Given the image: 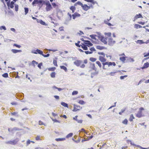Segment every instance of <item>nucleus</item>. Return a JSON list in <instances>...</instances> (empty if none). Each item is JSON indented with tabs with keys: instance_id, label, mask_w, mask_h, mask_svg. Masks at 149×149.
<instances>
[{
	"instance_id": "obj_56",
	"label": "nucleus",
	"mask_w": 149,
	"mask_h": 149,
	"mask_svg": "<svg viewBox=\"0 0 149 149\" xmlns=\"http://www.w3.org/2000/svg\"><path fill=\"white\" fill-rule=\"evenodd\" d=\"M78 93V92L77 91H73L72 93V95H77Z\"/></svg>"
},
{
	"instance_id": "obj_21",
	"label": "nucleus",
	"mask_w": 149,
	"mask_h": 149,
	"mask_svg": "<svg viewBox=\"0 0 149 149\" xmlns=\"http://www.w3.org/2000/svg\"><path fill=\"white\" fill-rule=\"evenodd\" d=\"M97 35L95 34H91L89 36L92 39L95 40H97V38H96V37H97Z\"/></svg>"
},
{
	"instance_id": "obj_58",
	"label": "nucleus",
	"mask_w": 149,
	"mask_h": 149,
	"mask_svg": "<svg viewBox=\"0 0 149 149\" xmlns=\"http://www.w3.org/2000/svg\"><path fill=\"white\" fill-rule=\"evenodd\" d=\"M90 50L91 51V52H95L96 51V49H95L94 47H91L90 48Z\"/></svg>"
},
{
	"instance_id": "obj_64",
	"label": "nucleus",
	"mask_w": 149,
	"mask_h": 149,
	"mask_svg": "<svg viewBox=\"0 0 149 149\" xmlns=\"http://www.w3.org/2000/svg\"><path fill=\"white\" fill-rule=\"evenodd\" d=\"M91 3L93 5H94L95 3L97 4H98V3L96 1H95L94 0H92Z\"/></svg>"
},
{
	"instance_id": "obj_47",
	"label": "nucleus",
	"mask_w": 149,
	"mask_h": 149,
	"mask_svg": "<svg viewBox=\"0 0 149 149\" xmlns=\"http://www.w3.org/2000/svg\"><path fill=\"white\" fill-rule=\"evenodd\" d=\"M3 29L4 30H6V28L5 26H0V30H2Z\"/></svg>"
},
{
	"instance_id": "obj_24",
	"label": "nucleus",
	"mask_w": 149,
	"mask_h": 149,
	"mask_svg": "<svg viewBox=\"0 0 149 149\" xmlns=\"http://www.w3.org/2000/svg\"><path fill=\"white\" fill-rule=\"evenodd\" d=\"M57 13L56 15H58V14L60 15H63V13L61 10L59 9H57L56 10Z\"/></svg>"
},
{
	"instance_id": "obj_38",
	"label": "nucleus",
	"mask_w": 149,
	"mask_h": 149,
	"mask_svg": "<svg viewBox=\"0 0 149 149\" xmlns=\"http://www.w3.org/2000/svg\"><path fill=\"white\" fill-rule=\"evenodd\" d=\"M100 41L103 43L104 44L107 45V42L104 39V38L100 39Z\"/></svg>"
},
{
	"instance_id": "obj_45",
	"label": "nucleus",
	"mask_w": 149,
	"mask_h": 149,
	"mask_svg": "<svg viewBox=\"0 0 149 149\" xmlns=\"http://www.w3.org/2000/svg\"><path fill=\"white\" fill-rule=\"evenodd\" d=\"M78 103L81 105H83L85 103V102L83 100H80L79 101Z\"/></svg>"
},
{
	"instance_id": "obj_17",
	"label": "nucleus",
	"mask_w": 149,
	"mask_h": 149,
	"mask_svg": "<svg viewBox=\"0 0 149 149\" xmlns=\"http://www.w3.org/2000/svg\"><path fill=\"white\" fill-rule=\"evenodd\" d=\"M89 68H90L92 70H94L95 71H96V70H97V68L95 67V64L94 63L91 65H90L89 66Z\"/></svg>"
},
{
	"instance_id": "obj_54",
	"label": "nucleus",
	"mask_w": 149,
	"mask_h": 149,
	"mask_svg": "<svg viewBox=\"0 0 149 149\" xmlns=\"http://www.w3.org/2000/svg\"><path fill=\"white\" fill-rule=\"evenodd\" d=\"M51 119H52V120L53 121H54V122L60 123V121L59 120H58L56 119H54L52 118H51Z\"/></svg>"
},
{
	"instance_id": "obj_10",
	"label": "nucleus",
	"mask_w": 149,
	"mask_h": 149,
	"mask_svg": "<svg viewBox=\"0 0 149 149\" xmlns=\"http://www.w3.org/2000/svg\"><path fill=\"white\" fill-rule=\"evenodd\" d=\"M143 17L142 16V15L141 13H139V14H136L135 16L134 17V19L133 21H135L136 19H137L138 18H143Z\"/></svg>"
},
{
	"instance_id": "obj_12",
	"label": "nucleus",
	"mask_w": 149,
	"mask_h": 149,
	"mask_svg": "<svg viewBox=\"0 0 149 149\" xmlns=\"http://www.w3.org/2000/svg\"><path fill=\"white\" fill-rule=\"evenodd\" d=\"M149 67V63L148 62H146V63H145L143 66L142 67L140 68H141V69H144L148 68Z\"/></svg>"
},
{
	"instance_id": "obj_42",
	"label": "nucleus",
	"mask_w": 149,
	"mask_h": 149,
	"mask_svg": "<svg viewBox=\"0 0 149 149\" xmlns=\"http://www.w3.org/2000/svg\"><path fill=\"white\" fill-rule=\"evenodd\" d=\"M52 88H55V89H57L58 90V91H60L62 90V89L61 88L57 87L55 86H53Z\"/></svg>"
},
{
	"instance_id": "obj_52",
	"label": "nucleus",
	"mask_w": 149,
	"mask_h": 149,
	"mask_svg": "<svg viewBox=\"0 0 149 149\" xmlns=\"http://www.w3.org/2000/svg\"><path fill=\"white\" fill-rule=\"evenodd\" d=\"M104 35L107 36L108 37H110L111 36V32L105 33Z\"/></svg>"
},
{
	"instance_id": "obj_35",
	"label": "nucleus",
	"mask_w": 149,
	"mask_h": 149,
	"mask_svg": "<svg viewBox=\"0 0 149 149\" xmlns=\"http://www.w3.org/2000/svg\"><path fill=\"white\" fill-rule=\"evenodd\" d=\"M83 4L80 1H78L76 3L74 4V6H76L77 5H79L80 6H81V7L82 6V5H83Z\"/></svg>"
},
{
	"instance_id": "obj_32",
	"label": "nucleus",
	"mask_w": 149,
	"mask_h": 149,
	"mask_svg": "<svg viewBox=\"0 0 149 149\" xmlns=\"http://www.w3.org/2000/svg\"><path fill=\"white\" fill-rule=\"evenodd\" d=\"M22 129H20L16 127H14L13 128V129L11 131H20L22 130Z\"/></svg>"
},
{
	"instance_id": "obj_20",
	"label": "nucleus",
	"mask_w": 149,
	"mask_h": 149,
	"mask_svg": "<svg viewBox=\"0 0 149 149\" xmlns=\"http://www.w3.org/2000/svg\"><path fill=\"white\" fill-rule=\"evenodd\" d=\"M142 112L138 111L137 114H136V116L138 118H140L142 117Z\"/></svg>"
},
{
	"instance_id": "obj_6",
	"label": "nucleus",
	"mask_w": 149,
	"mask_h": 149,
	"mask_svg": "<svg viewBox=\"0 0 149 149\" xmlns=\"http://www.w3.org/2000/svg\"><path fill=\"white\" fill-rule=\"evenodd\" d=\"M82 44H85V45L88 47L92 46L93 45V44L88 40H86V41H85V42L82 43Z\"/></svg>"
},
{
	"instance_id": "obj_5",
	"label": "nucleus",
	"mask_w": 149,
	"mask_h": 149,
	"mask_svg": "<svg viewBox=\"0 0 149 149\" xmlns=\"http://www.w3.org/2000/svg\"><path fill=\"white\" fill-rule=\"evenodd\" d=\"M74 106V108L72 110L73 111L76 112L80 110V109H82V107H81L79 105H76L75 104H74L73 105Z\"/></svg>"
},
{
	"instance_id": "obj_28",
	"label": "nucleus",
	"mask_w": 149,
	"mask_h": 149,
	"mask_svg": "<svg viewBox=\"0 0 149 149\" xmlns=\"http://www.w3.org/2000/svg\"><path fill=\"white\" fill-rule=\"evenodd\" d=\"M134 118V117L133 114H131L130 116L129 120L130 122H132L133 121V119Z\"/></svg>"
},
{
	"instance_id": "obj_26",
	"label": "nucleus",
	"mask_w": 149,
	"mask_h": 149,
	"mask_svg": "<svg viewBox=\"0 0 149 149\" xmlns=\"http://www.w3.org/2000/svg\"><path fill=\"white\" fill-rule=\"evenodd\" d=\"M142 27L141 25L137 24H136L134 25V27L136 29L140 28Z\"/></svg>"
},
{
	"instance_id": "obj_57",
	"label": "nucleus",
	"mask_w": 149,
	"mask_h": 149,
	"mask_svg": "<svg viewBox=\"0 0 149 149\" xmlns=\"http://www.w3.org/2000/svg\"><path fill=\"white\" fill-rule=\"evenodd\" d=\"M42 65V62H41L40 63H39L38 64V68L40 69H41V67Z\"/></svg>"
},
{
	"instance_id": "obj_7",
	"label": "nucleus",
	"mask_w": 149,
	"mask_h": 149,
	"mask_svg": "<svg viewBox=\"0 0 149 149\" xmlns=\"http://www.w3.org/2000/svg\"><path fill=\"white\" fill-rule=\"evenodd\" d=\"M17 141L16 140L14 139L12 141H6V144H10L12 145H15L16 144Z\"/></svg>"
},
{
	"instance_id": "obj_48",
	"label": "nucleus",
	"mask_w": 149,
	"mask_h": 149,
	"mask_svg": "<svg viewBox=\"0 0 149 149\" xmlns=\"http://www.w3.org/2000/svg\"><path fill=\"white\" fill-rule=\"evenodd\" d=\"M126 109V108H125L124 109H121V111L119 113V114H120V115H121L122 114V113H123L125 111Z\"/></svg>"
},
{
	"instance_id": "obj_9",
	"label": "nucleus",
	"mask_w": 149,
	"mask_h": 149,
	"mask_svg": "<svg viewBox=\"0 0 149 149\" xmlns=\"http://www.w3.org/2000/svg\"><path fill=\"white\" fill-rule=\"evenodd\" d=\"M81 7L82 9L85 11H87L91 8V6H89L86 4H83Z\"/></svg>"
},
{
	"instance_id": "obj_59",
	"label": "nucleus",
	"mask_w": 149,
	"mask_h": 149,
	"mask_svg": "<svg viewBox=\"0 0 149 149\" xmlns=\"http://www.w3.org/2000/svg\"><path fill=\"white\" fill-rule=\"evenodd\" d=\"M127 76V75H125L124 76H122L120 77V79H121V80L125 78Z\"/></svg>"
},
{
	"instance_id": "obj_49",
	"label": "nucleus",
	"mask_w": 149,
	"mask_h": 149,
	"mask_svg": "<svg viewBox=\"0 0 149 149\" xmlns=\"http://www.w3.org/2000/svg\"><path fill=\"white\" fill-rule=\"evenodd\" d=\"M96 63L98 65L100 68L102 67V65L100 62L99 61H97L96 62Z\"/></svg>"
},
{
	"instance_id": "obj_34",
	"label": "nucleus",
	"mask_w": 149,
	"mask_h": 149,
	"mask_svg": "<svg viewBox=\"0 0 149 149\" xmlns=\"http://www.w3.org/2000/svg\"><path fill=\"white\" fill-rule=\"evenodd\" d=\"M73 134L72 133H70L68 134L66 136V138H69L71 137L72 136H73Z\"/></svg>"
},
{
	"instance_id": "obj_14",
	"label": "nucleus",
	"mask_w": 149,
	"mask_h": 149,
	"mask_svg": "<svg viewBox=\"0 0 149 149\" xmlns=\"http://www.w3.org/2000/svg\"><path fill=\"white\" fill-rule=\"evenodd\" d=\"M99 60L102 63L105 62L106 61L107 59H105L104 57L100 56L99 57Z\"/></svg>"
},
{
	"instance_id": "obj_11",
	"label": "nucleus",
	"mask_w": 149,
	"mask_h": 149,
	"mask_svg": "<svg viewBox=\"0 0 149 149\" xmlns=\"http://www.w3.org/2000/svg\"><path fill=\"white\" fill-rule=\"evenodd\" d=\"M80 14L78 13L77 12H75L74 14L72 15V19H74L76 18L79 17L80 16Z\"/></svg>"
},
{
	"instance_id": "obj_22",
	"label": "nucleus",
	"mask_w": 149,
	"mask_h": 149,
	"mask_svg": "<svg viewBox=\"0 0 149 149\" xmlns=\"http://www.w3.org/2000/svg\"><path fill=\"white\" fill-rule=\"evenodd\" d=\"M136 42L137 44H139L140 45H141L144 43V42L142 40H138L136 41Z\"/></svg>"
},
{
	"instance_id": "obj_23",
	"label": "nucleus",
	"mask_w": 149,
	"mask_h": 149,
	"mask_svg": "<svg viewBox=\"0 0 149 149\" xmlns=\"http://www.w3.org/2000/svg\"><path fill=\"white\" fill-rule=\"evenodd\" d=\"M61 105L65 107H67L68 108V104L67 103H66L64 102H61Z\"/></svg>"
},
{
	"instance_id": "obj_15",
	"label": "nucleus",
	"mask_w": 149,
	"mask_h": 149,
	"mask_svg": "<svg viewBox=\"0 0 149 149\" xmlns=\"http://www.w3.org/2000/svg\"><path fill=\"white\" fill-rule=\"evenodd\" d=\"M11 52L14 54H16L18 53L21 52H22L21 50H17L13 49L11 50Z\"/></svg>"
},
{
	"instance_id": "obj_13",
	"label": "nucleus",
	"mask_w": 149,
	"mask_h": 149,
	"mask_svg": "<svg viewBox=\"0 0 149 149\" xmlns=\"http://www.w3.org/2000/svg\"><path fill=\"white\" fill-rule=\"evenodd\" d=\"M38 23H40L41 25L45 26H47V24L45 22H44L41 19H38L37 22Z\"/></svg>"
},
{
	"instance_id": "obj_1",
	"label": "nucleus",
	"mask_w": 149,
	"mask_h": 149,
	"mask_svg": "<svg viewBox=\"0 0 149 149\" xmlns=\"http://www.w3.org/2000/svg\"><path fill=\"white\" fill-rule=\"evenodd\" d=\"M46 1L43 0H34L32 4L33 6H36V4L39 7V9L42 7L43 5L45 4Z\"/></svg>"
},
{
	"instance_id": "obj_4",
	"label": "nucleus",
	"mask_w": 149,
	"mask_h": 149,
	"mask_svg": "<svg viewBox=\"0 0 149 149\" xmlns=\"http://www.w3.org/2000/svg\"><path fill=\"white\" fill-rule=\"evenodd\" d=\"M113 38L111 37L109 38L108 39V45L110 46H113V44L116 43V41L115 40L113 41Z\"/></svg>"
},
{
	"instance_id": "obj_61",
	"label": "nucleus",
	"mask_w": 149,
	"mask_h": 149,
	"mask_svg": "<svg viewBox=\"0 0 149 149\" xmlns=\"http://www.w3.org/2000/svg\"><path fill=\"white\" fill-rule=\"evenodd\" d=\"M84 52L86 54H92V53H93V52H91V51H85Z\"/></svg>"
},
{
	"instance_id": "obj_41",
	"label": "nucleus",
	"mask_w": 149,
	"mask_h": 149,
	"mask_svg": "<svg viewBox=\"0 0 149 149\" xmlns=\"http://www.w3.org/2000/svg\"><path fill=\"white\" fill-rule=\"evenodd\" d=\"M84 132L86 134H88V132H86V130L83 128H82L81 129V130H79V132Z\"/></svg>"
},
{
	"instance_id": "obj_18",
	"label": "nucleus",
	"mask_w": 149,
	"mask_h": 149,
	"mask_svg": "<svg viewBox=\"0 0 149 149\" xmlns=\"http://www.w3.org/2000/svg\"><path fill=\"white\" fill-rule=\"evenodd\" d=\"M127 58V56H123L120 57V60L122 61L123 63L125 62V61L126 60V58Z\"/></svg>"
},
{
	"instance_id": "obj_2",
	"label": "nucleus",
	"mask_w": 149,
	"mask_h": 149,
	"mask_svg": "<svg viewBox=\"0 0 149 149\" xmlns=\"http://www.w3.org/2000/svg\"><path fill=\"white\" fill-rule=\"evenodd\" d=\"M45 5L46 6V10L47 11H50L52 8V6L49 1L46 2Z\"/></svg>"
},
{
	"instance_id": "obj_16",
	"label": "nucleus",
	"mask_w": 149,
	"mask_h": 149,
	"mask_svg": "<svg viewBox=\"0 0 149 149\" xmlns=\"http://www.w3.org/2000/svg\"><path fill=\"white\" fill-rule=\"evenodd\" d=\"M96 48L98 49L99 50H102L103 49H107V48L104 47V46H101L100 45H97L96 46Z\"/></svg>"
},
{
	"instance_id": "obj_29",
	"label": "nucleus",
	"mask_w": 149,
	"mask_h": 149,
	"mask_svg": "<svg viewBox=\"0 0 149 149\" xmlns=\"http://www.w3.org/2000/svg\"><path fill=\"white\" fill-rule=\"evenodd\" d=\"M8 5H7L8 7V9H10V8L13 9L14 7V5L13 4H11L10 3H9L8 4Z\"/></svg>"
},
{
	"instance_id": "obj_60",
	"label": "nucleus",
	"mask_w": 149,
	"mask_h": 149,
	"mask_svg": "<svg viewBox=\"0 0 149 149\" xmlns=\"http://www.w3.org/2000/svg\"><path fill=\"white\" fill-rule=\"evenodd\" d=\"M128 141H130V144L132 145L133 146H137V145H136V144H135L134 143H133L131 140H128Z\"/></svg>"
},
{
	"instance_id": "obj_19",
	"label": "nucleus",
	"mask_w": 149,
	"mask_h": 149,
	"mask_svg": "<svg viewBox=\"0 0 149 149\" xmlns=\"http://www.w3.org/2000/svg\"><path fill=\"white\" fill-rule=\"evenodd\" d=\"M81 44L82 45H81V47L83 50H86L88 49L87 46L85 44H83L82 43H81Z\"/></svg>"
},
{
	"instance_id": "obj_27",
	"label": "nucleus",
	"mask_w": 149,
	"mask_h": 149,
	"mask_svg": "<svg viewBox=\"0 0 149 149\" xmlns=\"http://www.w3.org/2000/svg\"><path fill=\"white\" fill-rule=\"evenodd\" d=\"M98 71H97V70H96V71H95V72L91 73V74L93 75L94 76H97L98 74Z\"/></svg>"
},
{
	"instance_id": "obj_3",
	"label": "nucleus",
	"mask_w": 149,
	"mask_h": 149,
	"mask_svg": "<svg viewBox=\"0 0 149 149\" xmlns=\"http://www.w3.org/2000/svg\"><path fill=\"white\" fill-rule=\"evenodd\" d=\"M31 52L34 54H39L41 55L42 54V51L38 49H36L32 50L31 51Z\"/></svg>"
},
{
	"instance_id": "obj_46",
	"label": "nucleus",
	"mask_w": 149,
	"mask_h": 149,
	"mask_svg": "<svg viewBox=\"0 0 149 149\" xmlns=\"http://www.w3.org/2000/svg\"><path fill=\"white\" fill-rule=\"evenodd\" d=\"M128 123V120L127 119H125L122 122V123L125 125H127Z\"/></svg>"
},
{
	"instance_id": "obj_37",
	"label": "nucleus",
	"mask_w": 149,
	"mask_h": 149,
	"mask_svg": "<svg viewBox=\"0 0 149 149\" xmlns=\"http://www.w3.org/2000/svg\"><path fill=\"white\" fill-rule=\"evenodd\" d=\"M89 60L92 62H94L97 60V58H95L91 57L90 58Z\"/></svg>"
},
{
	"instance_id": "obj_55",
	"label": "nucleus",
	"mask_w": 149,
	"mask_h": 149,
	"mask_svg": "<svg viewBox=\"0 0 149 149\" xmlns=\"http://www.w3.org/2000/svg\"><path fill=\"white\" fill-rule=\"evenodd\" d=\"M97 37L100 40V39H101L102 38H104V36L100 34L99 36H97Z\"/></svg>"
},
{
	"instance_id": "obj_8",
	"label": "nucleus",
	"mask_w": 149,
	"mask_h": 149,
	"mask_svg": "<svg viewBox=\"0 0 149 149\" xmlns=\"http://www.w3.org/2000/svg\"><path fill=\"white\" fill-rule=\"evenodd\" d=\"M82 62V61L79 60H77L74 62V64L77 66L79 67L80 65L81 64Z\"/></svg>"
},
{
	"instance_id": "obj_50",
	"label": "nucleus",
	"mask_w": 149,
	"mask_h": 149,
	"mask_svg": "<svg viewBox=\"0 0 149 149\" xmlns=\"http://www.w3.org/2000/svg\"><path fill=\"white\" fill-rule=\"evenodd\" d=\"M75 6H71L70 8V9L71 10H76V7H75Z\"/></svg>"
},
{
	"instance_id": "obj_36",
	"label": "nucleus",
	"mask_w": 149,
	"mask_h": 149,
	"mask_svg": "<svg viewBox=\"0 0 149 149\" xmlns=\"http://www.w3.org/2000/svg\"><path fill=\"white\" fill-rule=\"evenodd\" d=\"M56 69V68L55 67H53L48 68V70L50 71H54Z\"/></svg>"
},
{
	"instance_id": "obj_40",
	"label": "nucleus",
	"mask_w": 149,
	"mask_h": 149,
	"mask_svg": "<svg viewBox=\"0 0 149 149\" xmlns=\"http://www.w3.org/2000/svg\"><path fill=\"white\" fill-rule=\"evenodd\" d=\"M18 7H19V6H18V5H17L16 4H15V10L16 12L18 10V9H19Z\"/></svg>"
},
{
	"instance_id": "obj_44",
	"label": "nucleus",
	"mask_w": 149,
	"mask_h": 149,
	"mask_svg": "<svg viewBox=\"0 0 149 149\" xmlns=\"http://www.w3.org/2000/svg\"><path fill=\"white\" fill-rule=\"evenodd\" d=\"M53 64H54V65L55 66H58L57 62L56 60L54 59L53 61Z\"/></svg>"
},
{
	"instance_id": "obj_62",
	"label": "nucleus",
	"mask_w": 149,
	"mask_h": 149,
	"mask_svg": "<svg viewBox=\"0 0 149 149\" xmlns=\"http://www.w3.org/2000/svg\"><path fill=\"white\" fill-rule=\"evenodd\" d=\"M137 147L141 149H149V147L147 148H143L140 146H137Z\"/></svg>"
},
{
	"instance_id": "obj_43",
	"label": "nucleus",
	"mask_w": 149,
	"mask_h": 149,
	"mask_svg": "<svg viewBox=\"0 0 149 149\" xmlns=\"http://www.w3.org/2000/svg\"><path fill=\"white\" fill-rule=\"evenodd\" d=\"M2 76L4 78H8V74L7 73H5L2 74Z\"/></svg>"
},
{
	"instance_id": "obj_63",
	"label": "nucleus",
	"mask_w": 149,
	"mask_h": 149,
	"mask_svg": "<svg viewBox=\"0 0 149 149\" xmlns=\"http://www.w3.org/2000/svg\"><path fill=\"white\" fill-rule=\"evenodd\" d=\"M52 5L53 6V7H54V8H55L56 7V6H57V5L55 3H54V2H53V3H52Z\"/></svg>"
},
{
	"instance_id": "obj_30",
	"label": "nucleus",
	"mask_w": 149,
	"mask_h": 149,
	"mask_svg": "<svg viewBox=\"0 0 149 149\" xmlns=\"http://www.w3.org/2000/svg\"><path fill=\"white\" fill-rule=\"evenodd\" d=\"M60 68L61 69H63L65 72H67V68L65 66L63 65L60 66Z\"/></svg>"
},
{
	"instance_id": "obj_53",
	"label": "nucleus",
	"mask_w": 149,
	"mask_h": 149,
	"mask_svg": "<svg viewBox=\"0 0 149 149\" xmlns=\"http://www.w3.org/2000/svg\"><path fill=\"white\" fill-rule=\"evenodd\" d=\"M13 46L14 47H16L19 48H20L21 47V46L20 45L17 44H14Z\"/></svg>"
},
{
	"instance_id": "obj_39",
	"label": "nucleus",
	"mask_w": 149,
	"mask_h": 149,
	"mask_svg": "<svg viewBox=\"0 0 149 149\" xmlns=\"http://www.w3.org/2000/svg\"><path fill=\"white\" fill-rule=\"evenodd\" d=\"M80 42V41H77V43H75V44L76 46L80 47L81 46V45H80L79 44Z\"/></svg>"
},
{
	"instance_id": "obj_31",
	"label": "nucleus",
	"mask_w": 149,
	"mask_h": 149,
	"mask_svg": "<svg viewBox=\"0 0 149 149\" xmlns=\"http://www.w3.org/2000/svg\"><path fill=\"white\" fill-rule=\"evenodd\" d=\"M24 9L25 12L24 14L25 15H26L28 13L29 11V8L25 7L24 8Z\"/></svg>"
},
{
	"instance_id": "obj_51",
	"label": "nucleus",
	"mask_w": 149,
	"mask_h": 149,
	"mask_svg": "<svg viewBox=\"0 0 149 149\" xmlns=\"http://www.w3.org/2000/svg\"><path fill=\"white\" fill-rule=\"evenodd\" d=\"M41 55L42 56L44 57H47L49 56L50 54H47L46 55L44 54H43V52L42 51V54Z\"/></svg>"
},
{
	"instance_id": "obj_33",
	"label": "nucleus",
	"mask_w": 149,
	"mask_h": 149,
	"mask_svg": "<svg viewBox=\"0 0 149 149\" xmlns=\"http://www.w3.org/2000/svg\"><path fill=\"white\" fill-rule=\"evenodd\" d=\"M56 73L55 72H53L50 74V76L52 78H54L55 77Z\"/></svg>"
},
{
	"instance_id": "obj_25",
	"label": "nucleus",
	"mask_w": 149,
	"mask_h": 149,
	"mask_svg": "<svg viewBox=\"0 0 149 149\" xmlns=\"http://www.w3.org/2000/svg\"><path fill=\"white\" fill-rule=\"evenodd\" d=\"M65 139V138H58L55 139V140L57 141H63Z\"/></svg>"
}]
</instances>
